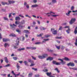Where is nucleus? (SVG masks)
<instances>
[{
    "label": "nucleus",
    "instance_id": "4",
    "mask_svg": "<svg viewBox=\"0 0 77 77\" xmlns=\"http://www.w3.org/2000/svg\"><path fill=\"white\" fill-rule=\"evenodd\" d=\"M51 31L52 32V33L54 35H57V30H54V29H51Z\"/></svg>",
    "mask_w": 77,
    "mask_h": 77
},
{
    "label": "nucleus",
    "instance_id": "60",
    "mask_svg": "<svg viewBox=\"0 0 77 77\" xmlns=\"http://www.w3.org/2000/svg\"><path fill=\"white\" fill-rule=\"evenodd\" d=\"M11 14H12V13H10L9 14V18H11V16H12L11 15Z\"/></svg>",
    "mask_w": 77,
    "mask_h": 77
},
{
    "label": "nucleus",
    "instance_id": "34",
    "mask_svg": "<svg viewBox=\"0 0 77 77\" xmlns=\"http://www.w3.org/2000/svg\"><path fill=\"white\" fill-rule=\"evenodd\" d=\"M13 59H14V60H17V59H18V58L17 57H13Z\"/></svg>",
    "mask_w": 77,
    "mask_h": 77
},
{
    "label": "nucleus",
    "instance_id": "39",
    "mask_svg": "<svg viewBox=\"0 0 77 77\" xmlns=\"http://www.w3.org/2000/svg\"><path fill=\"white\" fill-rule=\"evenodd\" d=\"M74 33L75 34V35H76V34H77V29H75L74 31Z\"/></svg>",
    "mask_w": 77,
    "mask_h": 77
},
{
    "label": "nucleus",
    "instance_id": "49",
    "mask_svg": "<svg viewBox=\"0 0 77 77\" xmlns=\"http://www.w3.org/2000/svg\"><path fill=\"white\" fill-rule=\"evenodd\" d=\"M48 37H50V35H45V38H48Z\"/></svg>",
    "mask_w": 77,
    "mask_h": 77
},
{
    "label": "nucleus",
    "instance_id": "56",
    "mask_svg": "<svg viewBox=\"0 0 77 77\" xmlns=\"http://www.w3.org/2000/svg\"><path fill=\"white\" fill-rule=\"evenodd\" d=\"M26 48L27 50H29V49H31V47H26Z\"/></svg>",
    "mask_w": 77,
    "mask_h": 77
},
{
    "label": "nucleus",
    "instance_id": "43",
    "mask_svg": "<svg viewBox=\"0 0 77 77\" xmlns=\"http://www.w3.org/2000/svg\"><path fill=\"white\" fill-rule=\"evenodd\" d=\"M4 20H7V21H8L9 20L8 18H7V17H4Z\"/></svg>",
    "mask_w": 77,
    "mask_h": 77
},
{
    "label": "nucleus",
    "instance_id": "54",
    "mask_svg": "<svg viewBox=\"0 0 77 77\" xmlns=\"http://www.w3.org/2000/svg\"><path fill=\"white\" fill-rule=\"evenodd\" d=\"M56 39H62V37H56Z\"/></svg>",
    "mask_w": 77,
    "mask_h": 77
},
{
    "label": "nucleus",
    "instance_id": "52",
    "mask_svg": "<svg viewBox=\"0 0 77 77\" xmlns=\"http://www.w3.org/2000/svg\"><path fill=\"white\" fill-rule=\"evenodd\" d=\"M41 44V43L40 42H37L36 43H35V44L36 45H38L39 44Z\"/></svg>",
    "mask_w": 77,
    "mask_h": 77
},
{
    "label": "nucleus",
    "instance_id": "15",
    "mask_svg": "<svg viewBox=\"0 0 77 77\" xmlns=\"http://www.w3.org/2000/svg\"><path fill=\"white\" fill-rule=\"evenodd\" d=\"M23 32L24 33H26L27 34H29L30 33L29 31H28V30H24L23 31Z\"/></svg>",
    "mask_w": 77,
    "mask_h": 77
},
{
    "label": "nucleus",
    "instance_id": "10",
    "mask_svg": "<svg viewBox=\"0 0 77 77\" xmlns=\"http://www.w3.org/2000/svg\"><path fill=\"white\" fill-rule=\"evenodd\" d=\"M71 12H72V11H68V13H66V15H67V16H68V17H69V16L70 15V13H71Z\"/></svg>",
    "mask_w": 77,
    "mask_h": 77
},
{
    "label": "nucleus",
    "instance_id": "38",
    "mask_svg": "<svg viewBox=\"0 0 77 77\" xmlns=\"http://www.w3.org/2000/svg\"><path fill=\"white\" fill-rule=\"evenodd\" d=\"M11 66V64H8L6 65L5 67H9V66Z\"/></svg>",
    "mask_w": 77,
    "mask_h": 77
},
{
    "label": "nucleus",
    "instance_id": "26",
    "mask_svg": "<svg viewBox=\"0 0 77 77\" xmlns=\"http://www.w3.org/2000/svg\"><path fill=\"white\" fill-rule=\"evenodd\" d=\"M11 73L13 75H15L14 77H17V75H16V74H15V73H14V71H11Z\"/></svg>",
    "mask_w": 77,
    "mask_h": 77
},
{
    "label": "nucleus",
    "instance_id": "17",
    "mask_svg": "<svg viewBox=\"0 0 77 77\" xmlns=\"http://www.w3.org/2000/svg\"><path fill=\"white\" fill-rule=\"evenodd\" d=\"M9 36H12V37H16V35L14 34H11Z\"/></svg>",
    "mask_w": 77,
    "mask_h": 77
},
{
    "label": "nucleus",
    "instance_id": "50",
    "mask_svg": "<svg viewBox=\"0 0 77 77\" xmlns=\"http://www.w3.org/2000/svg\"><path fill=\"white\" fill-rule=\"evenodd\" d=\"M19 17H22V18H24V16H23L21 15V14H20L19 15Z\"/></svg>",
    "mask_w": 77,
    "mask_h": 77
},
{
    "label": "nucleus",
    "instance_id": "16",
    "mask_svg": "<svg viewBox=\"0 0 77 77\" xmlns=\"http://www.w3.org/2000/svg\"><path fill=\"white\" fill-rule=\"evenodd\" d=\"M46 74L48 76H49V77H50V76L51 75L52 73L51 72H47L46 73Z\"/></svg>",
    "mask_w": 77,
    "mask_h": 77
},
{
    "label": "nucleus",
    "instance_id": "30",
    "mask_svg": "<svg viewBox=\"0 0 77 77\" xmlns=\"http://www.w3.org/2000/svg\"><path fill=\"white\" fill-rule=\"evenodd\" d=\"M64 60H66V61H68V60H69L68 59V58L67 57H65L64 58Z\"/></svg>",
    "mask_w": 77,
    "mask_h": 77
},
{
    "label": "nucleus",
    "instance_id": "61",
    "mask_svg": "<svg viewBox=\"0 0 77 77\" xmlns=\"http://www.w3.org/2000/svg\"><path fill=\"white\" fill-rule=\"evenodd\" d=\"M72 69H73V70H76V71H77V68H72Z\"/></svg>",
    "mask_w": 77,
    "mask_h": 77
},
{
    "label": "nucleus",
    "instance_id": "7",
    "mask_svg": "<svg viewBox=\"0 0 77 77\" xmlns=\"http://www.w3.org/2000/svg\"><path fill=\"white\" fill-rule=\"evenodd\" d=\"M3 42H8V41H9L10 40L8 38H4L3 39Z\"/></svg>",
    "mask_w": 77,
    "mask_h": 77
},
{
    "label": "nucleus",
    "instance_id": "32",
    "mask_svg": "<svg viewBox=\"0 0 77 77\" xmlns=\"http://www.w3.org/2000/svg\"><path fill=\"white\" fill-rule=\"evenodd\" d=\"M51 16L52 17H57L59 16L58 15H53V14H51Z\"/></svg>",
    "mask_w": 77,
    "mask_h": 77
},
{
    "label": "nucleus",
    "instance_id": "20",
    "mask_svg": "<svg viewBox=\"0 0 77 77\" xmlns=\"http://www.w3.org/2000/svg\"><path fill=\"white\" fill-rule=\"evenodd\" d=\"M52 3L54 4V3H57V1L56 0H52L51 1Z\"/></svg>",
    "mask_w": 77,
    "mask_h": 77
},
{
    "label": "nucleus",
    "instance_id": "21",
    "mask_svg": "<svg viewBox=\"0 0 77 77\" xmlns=\"http://www.w3.org/2000/svg\"><path fill=\"white\" fill-rule=\"evenodd\" d=\"M40 29L41 30H45L46 28L44 27H40Z\"/></svg>",
    "mask_w": 77,
    "mask_h": 77
},
{
    "label": "nucleus",
    "instance_id": "55",
    "mask_svg": "<svg viewBox=\"0 0 77 77\" xmlns=\"http://www.w3.org/2000/svg\"><path fill=\"white\" fill-rule=\"evenodd\" d=\"M32 60L31 59H28V62H29L30 63L31 61Z\"/></svg>",
    "mask_w": 77,
    "mask_h": 77
},
{
    "label": "nucleus",
    "instance_id": "36",
    "mask_svg": "<svg viewBox=\"0 0 77 77\" xmlns=\"http://www.w3.org/2000/svg\"><path fill=\"white\" fill-rule=\"evenodd\" d=\"M45 14H46V15H48V17H50V15L51 14V13H45Z\"/></svg>",
    "mask_w": 77,
    "mask_h": 77
},
{
    "label": "nucleus",
    "instance_id": "62",
    "mask_svg": "<svg viewBox=\"0 0 77 77\" xmlns=\"http://www.w3.org/2000/svg\"><path fill=\"white\" fill-rule=\"evenodd\" d=\"M34 65H35V64H34V63H33L32 64H31L30 66H34Z\"/></svg>",
    "mask_w": 77,
    "mask_h": 77
},
{
    "label": "nucleus",
    "instance_id": "24",
    "mask_svg": "<svg viewBox=\"0 0 77 77\" xmlns=\"http://www.w3.org/2000/svg\"><path fill=\"white\" fill-rule=\"evenodd\" d=\"M60 48L61 49V50H64V48H65V46L61 45L60 46Z\"/></svg>",
    "mask_w": 77,
    "mask_h": 77
},
{
    "label": "nucleus",
    "instance_id": "48",
    "mask_svg": "<svg viewBox=\"0 0 77 77\" xmlns=\"http://www.w3.org/2000/svg\"><path fill=\"white\" fill-rule=\"evenodd\" d=\"M32 69L34 70V71H38V69H35L34 68H32Z\"/></svg>",
    "mask_w": 77,
    "mask_h": 77
},
{
    "label": "nucleus",
    "instance_id": "59",
    "mask_svg": "<svg viewBox=\"0 0 77 77\" xmlns=\"http://www.w3.org/2000/svg\"><path fill=\"white\" fill-rule=\"evenodd\" d=\"M56 61H53V64H55V65H56Z\"/></svg>",
    "mask_w": 77,
    "mask_h": 77
},
{
    "label": "nucleus",
    "instance_id": "51",
    "mask_svg": "<svg viewBox=\"0 0 77 77\" xmlns=\"http://www.w3.org/2000/svg\"><path fill=\"white\" fill-rule=\"evenodd\" d=\"M75 44L76 46H77V39H76L75 42Z\"/></svg>",
    "mask_w": 77,
    "mask_h": 77
},
{
    "label": "nucleus",
    "instance_id": "18",
    "mask_svg": "<svg viewBox=\"0 0 77 77\" xmlns=\"http://www.w3.org/2000/svg\"><path fill=\"white\" fill-rule=\"evenodd\" d=\"M9 4H12V3H14L15 2L13 1H8Z\"/></svg>",
    "mask_w": 77,
    "mask_h": 77
},
{
    "label": "nucleus",
    "instance_id": "9",
    "mask_svg": "<svg viewBox=\"0 0 77 77\" xmlns=\"http://www.w3.org/2000/svg\"><path fill=\"white\" fill-rule=\"evenodd\" d=\"M18 27L20 29H23L24 27H25V26H23V25H19L18 26Z\"/></svg>",
    "mask_w": 77,
    "mask_h": 77
},
{
    "label": "nucleus",
    "instance_id": "47",
    "mask_svg": "<svg viewBox=\"0 0 77 77\" xmlns=\"http://www.w3.org/2000/svg\"><path fill=\"white\" fill-rule=\"evenodd\" d=\"M74 9V6H72L71 8V10H73Z\"/></svg>",
    "mask_w": 77,
    "mask_h": 77
},
{
    "label": "nucleus",
    "instance_id": "22",
    "mask_svg": "<svg viewBox=\"0 0 77 77\" xmlns=\"http://www.w3.org/2000/svg\"><path fill=\"white\" fill-rule=\"evenodd\" d=\"M2 5H9V4H8L7 2H2Z\"/></svg>",
    "mask_w": 77,
    "mask_h": 77
},
{
    "label": "nucleus",
    "instance_id": "6",
    "mask_svg": "<svg viewBox=\"0 0 77 77\" xmlns=\"http://www.w3.org/2000/svg\"><path fill=\"white\" fill-rule=\"evenodd\" d=\"M67 65L69 66H74L75 64H74V63H73L70 62L68 64H67Z\"/></svg>",
    "mask_w": 77,
    "mask_h": 77
},
{
    "label": "nucleus",
    "instance_id": "12",
    "mask_svg": "<svg viewBox=\"0 0 77 77\" xmlns=\"http://www.w3.org/2000/svg\"><path fill=\"white\" fill-rule=\"evenodd\" d=\"M53 59V58L49 57L47 59V60H52Z\"/></svg>",
    "mask_w": 77,
    "mask_h": 77
},
{
    "label": "nucleus",
    "instance_id": "11",
    "mask_svg": "<svg viewBox=\"0 0 77 77\" xmlns=\"http://www.w3.org/2000/svg\"><path fill=\"white\" fill-rule=\"evenodd\" d=\"M58 59L59 60L61 61V62L62 65H63V64H65V62H64L63 60H62L60 59Z\"/></svg>",
    "mask_w": 77,
    "mask_h": 77
},
{
    "label": "nucleus",
    "instance_id": "58",
    "mask_svg": "<svg viewBox=\"0 0 77 77\" xmlns=\"http://www.w3.org/2000/svg\"><path fill=\"white\" fill-rule=\"evenodd\" d=\"M39 77V75H35V77Z\"/></svg>",
    "mask_w": 77,
    "mask_h": 77
},
{
    "label": "nucleus",
    "instance_id": "8",
    "mask_svg": "<svg viewBox=\"0 0 77 77\" xmlns=\"http://www.w3.org/2000/svg\"><path fill=\"white\" fill-rule=\"evenodd\" d=\"M24 5L25 6L27 9H29V5L28 4H27V2H24Z\"/></svg>",
    "mask_w": 77,
    "mask_h": 77
},
{
    "label": "nucleus",
    "instance_id": "31",
    "mask_svg": "<svg viewBox=\"0 0 77 77\" xmlns=\"http://www.w3.org/2000/svg\"><path fill=\"white\" fill-rule=\"evenodd\" d=\"M54 70L55 71H57V72H58V73H59L60 71H59V70H58V69L57 68H56Z\"/></svg>",
    "mask_w": 77,
    "mask_h": 77
},
{
    "label": "nucleus",
    "instance_id": "44",
    "mask_svg": "<svg viewBox=\"0 0 77 77\" xmlns=\"http://www.w3.org/2000/svg\"><path fill=\"white\" fill-rule=\"evenodd\" d=\"M25 17H29V18H31V16H29V15H27V14H26V15H25Z\"/></svg>",
    "mask_w": 77,
    "mask_h": 77
},
{
    "label": "nucleus",
    "instance_id": "53",
    "mask_svg": "<svg viewBox=\"0 0 77 77\" xmlns=\"http://www.w3.org/2000/svg\"><path fill=\"white\" fill-rule=\"evenodd\" d=\"M24 63H25V65H27V64L28 63L26 61H25L24 62Z\"/></svg>",
    "mask_w": 77,
    "mask_h": 77
},
{
    "label": "nucleus",
    "instance_id": "23",
    "mask_svg": "<svg viewBox=\"0 0 77 77\" xmlns=\"http://www.w3.org/2000/svg\"><path fill=\"white\" fill-rule=\"evenodd\" d=\"M9 44L8 43H5L4 45V47H9Z\"/></svg>",
    "mask_w": 77,
    "mask_h": 77
},
{
    "label": "nucleus",
    "instance_id": "33",
    "mask_svg": "<svg viewBox=\"0 0 77 77\" xmlns=\"http://www.w3.org/2000/svg\"><path fill=\"white\" fill-rule=\"evenodd\" d=\"M70 31V29L68 28V29L66 31L67 33H69V32Z\"/></svg>",
    "mask_w": 77,
    "mask_h": 77
},
{
    "label": "nucleus",
    "instance_id": "5",
    "mask_svg": "<svg viewBox=\"0 0 77 77\" xmlns=\"http://www.w3.org/2000/svg\"><path fill=\"white\" fill-rule=\"evenodd\" d=\"M76 19L75 18H72L71 21H70L69 23L70 24H73L75 21Z\"/></svg>",
    "mask_w": 77,
    "mask_h": 77
},
{
    "label": "nucleus",
    "instance_id": "14",
    "mask_svg": "<svg viewBox=\"0 0 77 77\" xmlns=\"http://www.w3.org/2000/svg\"><path fill=\"white\" fill-rule=\"evenodd\" d=\"M24 50H25V48H22L18 49V50L19 51H24Z\"/></svg>",
    "mask_w": 77,
    "mask_h": 77
},
{
    "label": "nucleus",
    "instance_id": "19",
    "mask_svg": "<svg viewBox=\"0 0 77 77\" xmlns=\"http://www.w3.org/2000/svg\"><path fill=\"white\" fill-rule=\"evenodd\" d=\"M21 20V19L19 17H17L15 18V20L16 21H17V20Z\"/></svg>",
    "mask_w": 77,
    "mask_h": 77
},
{
    "label": "nucleus",
    "instance_id": "46",
    "mask_svg": "<svg viewBox=\"0 0 77 77\" xmlns=\"http://www.w3.org/2000/svg\"><path fill=\"white\" fill-rule=\"evenodd\" d=\"M48 51H49V52H53V50H50L49 49H48Z\"/></svg>",
    "mask_w": 77,
    "mask_h": 77
},
{
    "label": "nucleus",
    "instance_id": "41",
    "mask_svg": "<svg viewBox=\"0 0 77 77\" xmlns=\"http://www.w3.org/2000/svg\"><path fill=\"white\" fill-rule=\"evenodd\" d=\"M60 64H61V62L56 63L55 64V65H60Z\"/></svg>",
    "mask_w": 77,
    "mask_h": 77
},
{
    "label": "nucleus",
    "instance_id": "63",
    "mask_svg": "<svg viewBox=\"0 0 77 77\" xmlns=\"http://www.w3.org/2000/svg\"><path fill=\"white\" fill-rule=\"evenodd\" d=\"M30 63H31V64L32 63H34V61H33L32 60V61L30 62Z\"/></svg>",
    "mask_w": 77,
    "mask_h": 77
},
{
    "label": "nucleus",
    "instance_id": "28",
    "mask_svg": "<svg viewBox=\"0 0 77 77\" xmlns=\"http://www.w3.org/2000/svg\"><path fill=\"white\" fill-rule=\"evenodd\" d=\"M56 48H57V49H58V50H59V49H60V45L59 46L56 45H55Z\"/></svg>",
    "mask_w": 77,
    "mask_h": 77
},
{
    "label": "nucleus",
    "instance_id": "13",
    "mask_svg": "<svg viewBox=\"0 0 77 77\" xmlns=\"http://www.w3.org/2000/svg\"><path fill=\"white\" fill-rule=\"evenodd\" d=\"M4 59L5 60V62H6V63H8L9 62L8 59V58H7V57H4Z\"/></svg>",
    "mask_w": 77,
    "mask_h": 77
},
{
    "label": "nucleus",
    "instance_id": "1",
    "mask_svg": "<svg viewBox=\"0 0 77 77\" xmlns=\"http://www.w3.org/2000/svg\"><path fill=\"white\" fill-rule=\"evenodd\" d=\"M48 56V54H43V55L42 56L39 55L38 56V57L39 59H43L45 58V57H47Z\"/></svg>",
    "mask_w": 77,
    "mask_h": 77
},
{
    "label": "nucleus",
    "instance_id": "25",
    "mask_svg": "<svg viewBox=\"0 0 77 77\" xmlns=\"http://www.w3.org/2000/svg\"><path fill=\"white\" fill-rule=\"evenodd\" d=\"M38 5L35 4V5H32V8H36V7H38Z\"/></svg>",
    "mask_w": 77,
    "mask_h": 77
},
{
    "label": "nucleus",
    "instance_id": "42",
    "mask_svg": "<svg viewBox=\"0 0 77 77\" xmlns=\"http://www.w3.org/2000/svg\"><path fill=\"white\" fill-rule=\"evenodd\" d=\"M63 29V28L62 26H60V28L59 29V30H62V29Z\"/></svg>",
    "mask_w": 77,
    "mask_h": 77
},
{
    "label": "nucleus",
    "instance_id": "57",
    "mask_svg": "<svg viewBox=\"0 0 77 77\" xmlns=\"http://www.w3.org/2000/svg\"><path fill=\"white\" fill-rule=\"evenodd\" d=\"M32 59H34V60H36V58L34 57H33V56H32Z\"/></svg>",
    "mask_w": 77,
    "mask_h": 77
},
{
    "label": "nucleus",
    "instance_id": "29",
    "mask_svg": "<svg viewBox=\"0 0 77 77\" xmlns=\"http://www.w3.org/2000/svg\"><path fill=\"white\" fill-rule=\"evenodd\" d=\"M21 23L23 25L25 24V21L24 20H23L21 22Z\"/></svg>",
    "mask_w": 77,
    "mask_h": 77
},
{
    "label": "nucleus",
    "instance_id": "2",
    "mask_svg": "<svg viewBox=\"0 0 77 77\" xmlns=\"http://www.w3.org/2000/svg\"><path fill=\"white\" fill-rule=\"evenodd\" d=\"M10 27L13 30H14L15 29V27H17V25H15V24H13V25L10 23Z\"/></svg>",
    "mask_w": 77,
    "mask_h": 77
},
{
    "label": "nucleus",
    "instance_id": "40",
    "mask_svg": "<svg viewBox=\"0 0 77 77\" xmlns=\"http://www.w3.org/2000/svg\"><path fill=\"white\" fill-rule=\"evenodd\" d=\"M16 31L17 32H18L19 33H21V31H20V30H19V29H16Z\"/></svg>",
    "mask_w": 77,
    "mask_h": 77
},
{
    "label": "nucleus",
    "instance_id": "3",
    "mask_svg": "<svg viewBox=\"0 0 77 77\" xmlns=\"http://www.w3.org/2000/svg\"><path fill=\"white\" fill-rule=\"evenodd\" d=\"M16 42L17 43L15 44V45L14 46V48H18V47H17V46H18L19 45V38H17Z\"/></svg>",
    "mask_w": 77,
    "mask_h": 77
},
{
    "label": "nucleus",
    "instance_id": "45",
    "mask_svg": "<svg viewBox=\"0 0 77 77\" xmlns=\"http://www.w3.org/2000/svg\"><path fill=\"white\" fill-rule=\"evenodd\" d=\"M36 48L35 47H31V50H36Z\"/></svg>",
    "mask_w": 77,
    "mask_h": 77
},
{
    "label": "nucleus",
    "instance_id": "37",
    "mask_svg": "<svg viewBox=\"0 0 77 77\" xmlns=\"http://www.w3.org/2000/svg\"><path fill=\"white\" fill-rule=\"evenodd\" d=\"M43 35V33L40 34L39 35H37V37H40V36H42V35Z\"/></svg>",
    "mask_w": 77,
    "mask_h": 77
},
{
    "label": "nucleus",
    "instance_id": "27",
    "mask_svg": "<svg viewBox=\"0 0 77 77\" xmlns=\"http://www.w3.org/2000/svg\"><path fill=\"white\" fill-rule=\"evenodd\" d=\"M32 75H33V73H29L28 75V77H32Z\"/></svg>",
    "mask_w": 77,
    "mask_h": 77
},
{
    "label": "nucleus",
    "instance_id": "64",
    "mask_svg": "<svg viewBox=\"0 0 77 77\" xmlns=\"http://www.w3.org/2000/svg\"><path fill=\"white\" fill-rule=\"evenodd\" d=\"M15 24L17 25L19 24V23H18L17 21H16L15 22Z\"/></svg>",
    "mask_w": 77,
    "mask_h": 77
},
{
    "label": "nucleus",
    "instance_id": "35",
    "mask_svg": "<svg viewBox=\"0 0 77 77\" xmlns=\"http://www.w3.org/2000/svg\"><path fill=\"white\" fill-rule=\"evenodd\" d=\"M17 68L18 69H17V71H19V69H20V66L18 65V63H17Z\"/></svg>",
    "mask_w": 77,
    "mask_h": 77
}]
</instances>
